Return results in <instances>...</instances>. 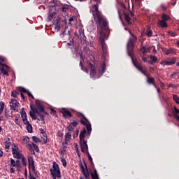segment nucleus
<instances>
[{
  "label": "nucleus",
  "instance_id": "nucleus-60",
  "mask_svg": "<svg viewBox=\"0 0 179 179\" xmlns=\"http://www.w3.org/2000/svg\"><path fill=\"white\" fill-rule=\"evenodd\" d=\"M28 149L30 152L33 150V146L31 145V144H28Z\"/></svg>",
  "mask_w": 179,
  "mask_h": 179
},
{
  "label": "nucleus",
  "instance_id": "nucleus-29",
  "mask_svg": "<svg viewBox=\"0 0 179 179\" xmlns=\"http://www.w3.org/2000/svg\"><path fill=\"white\" fill-rule=\"evenodd\" d=\"M146 36L148 37H152L153 36V31L150 29H147L146 30Z\"/></svg>",
  "mask_w": 179,
  "mask_h": 179
},
{
  "label": "nucleus",
  "instance_id": "nucleus-28",
  "mask_svg": "<svg viewBox=\"0 0 179 179\" xmlns=\"http://www.w3.org/2000/svg\"><path fill=\"white\" fill-rule=\"evenodd\" d=\"M159 24L162 27H164V28L167 27V22H166V21H164V20H159Z\"/></svg>",
  "mask_w": 179,
  "mask_h": 179
},
{
  "label": "nucleus",
  "instance_id": "nucleus-17",
  "mask_svg": "<svg viewBox=\"0 0 179 179\" xmlns=\"http://www.w3.org/2000/svg\"><path fill=\"white\" fill-rule=\"evenodd\" d=\"M124 17L127 22V24H132V22H131L132 19H131V17H129V13L124 12Z\"/></svg>",
  "mask_w": 179,
  "mask_h": 179
},
{
  "label": "nucleus",
  "instance_id": "nucleus-35",
  "mask_svg": "<svg viewBox=\"0 0 179 179\" xmlns=\"http://www.w3.org/2000/svg\"><path fill=\"white\" fill-rule=\"evenodd\" d=\"M32 146H33L35 152H40V149L38 148V146L37 145V144L32 143Z\"/></svg>",
  "mask_w": 179,
  "mask_h": 179
},
{
  "label": "nucleus",
  "instance_id": "nucleus-40",
  "mask_svg": "<svg viewBox=\"0 0 179 179\" xmlns=\"http://www.w3.org/2000/svg\"><path fill=\"white\" fill-rule=\"evenodd\" d=\"M32 171H33L34 174L35 175V177H36V178H38L40 177V173H38V171H36V168L32 169Z\"/></svg>",
  "mask_w": 179,
  "mask_h": 179
},
{
  "label": "nucleus",
  "instance_id": "nucleus-10",
  "mask_svg": "<svg viewBox=\"0 0 179 179\" xmlns=\"http://www.w3.org/2000/svg\"><path fill=\"white\" fill-rule=\"evenodd\" d=\"M177 62V57H173L172 59L168 58L166 60H162L160 62V65L163 66H170L174 65Z\"/></svg>",
  "mask_w": 179,
  "mask_h": 179
},
{
  "label": "nucleus",
  "instance_id": "nucleus-37",
  "mask_svg": "<svg viewBox=\"0 0 179 179\" xmlns=\"http://www.w3.org/2000/svg\"><path fill=\"white\" fill-rule=\"evenodd\" d=\"M87 140L80 141V146H87Z\"/></svg>",
  "mask_w": 179,
  "mask_h": 179
},
{
  "label": "nucleus",
  "instance_id": "nucleus-36",
  "mask_svg": "<svg viewBox=\"0 0 179 179\" xmlns=\"http://www.w3.org/2000/svg\"><path fill=\"white\" fill-rule=\"evenodd\" d=\"M173 99L176 102V104H179V97L176 94L173 95Z\"/></svg>",
  "mask_w": 179,
  "mask_h": 179
},
{
  "label": "nucleus",
  "instance_id": "nucleus-50",
  "mask_svg": "<svg viewBox=\"0 0 179 179\" xmlns=\"http://www.w3.org/2000/svg\"><path fill=\"white\" fill-rule=\"evenodd\" d=\"M66 129H68L69 132H72V131H73L74 127L73 126H71V124H69Z\"/></svg>",
  "mask_w": 179,
  "mask_h": 179
},
{
  "label": "nucleus",
  "instance_id": "nucleus-61",
  "mask_svg": "<svg viewBox=\"0 0 179 179\" xmlns=\"http://www.w3.org/2000/svg\"><path fill=\"white\" fill-rule=\"evenodd\" d=\"M55 30H57V31H59V30H61V26L56 25L55 26Z\"/></svg>",
  "mask_w": 179,
  "mask_h": 179
},
{
  "label": "nucleus",
  "instance_id": "nucleus-22",
  "mask_svg": "<svg viewBox=\"0 0 179 179\" xmlns=\"http://www.w3.org/2000/svg\"><path fill=\"white\" fill-rule=\"evenodd\" d=\"M90 176L92 179H99V174H97V171L96 169H94L93 172L90 173Z\"/></svg>",
  "mask_w": 179,
  "mask_h": 179
},
{
  "label": "nucleus",
  "instance_id": "nucleus-18",
  "mask_svg": "<svg viewBox=\"0 0 179 179\" xmlns=\"http://www.w3.org/2000/svg\"><path fill=\"white\" fill-rule=\"evenodd\" d=\"M72 138V133L71 131H68L65 135V144L68 145L69 143V141H71Z\"/></svg>",
  "mask_w": 179,
  "mask_h": 179
},
{
  "label": "nucleus",
  "instance_id": "nucleus-57",
  "mask_svg": "<svg viewBox=\"0 0 179 179\" xmlns=\"http://www.w3.org/2000/svg\"><path fill=\"white\" fill-rule=\"evenodd\" d=\"M50 114H52V115H55L57 114V110L54 109H51Z\"/></svg>",
  "mask_w": 179,
  "mask_h": 179
},
{
  "label": "nucleus",
  "instance_id": "nucleus-47",
  "mask_svg": "<svg viewBox=\"0 0 179 179\" xmlns=\"http://www.w3.org/2000/svg\"><path fill=\"white\" fill-rule=\"evenodd\" d=\"M32 140L35 143H38L40 142V138H37L36 136H33Z\"/></svg>",
  "mask_w": 179,
  "mask_h": 179
},
{
  "label": "nucleus",
  "instance_id": "nucleus-8",
  "mask_svg": "<svg viewBox=\"0 0 179 179\" xmlns=\"http://www.w3.org/2000/svg\"><path fill=\"white\" fill-rule=\"evenodd\" d=\"M51 175L57 176V178H61V170H59V165L54 162L52 169H50Z\"/></svg>",
  "mask_w": 179,
  "mask_h": 179
},
{
  "label": "nucleus",
  "instance_id": "nucleus-38",
  "mask_svg": "<svg viewBox=\"0 0 179 179\" xmlns=\"http://www.w3.org/2000/svg\"><path fill=\"white\" fill-rule=\"evenodd\" d=\"M174 52V50L173 48L166 49V55H169V54H173Z\"/></svg>",
  "mask_w": 179,
  "mask_h": 179
},
{
  "label": "nucleus",
  "instance_id": "nucleus-14",
  "mask_svg": "<svg viewBox=\"0 0 179 179\" xmlns=\"http://www.w3.org/2000/svg\"><path fill=\"white\" fill-rule=\"evenodd\" d=\"M143 43H141L140 51L142 52L143 55H146V54L150 51L151 48H146V46H143Z\"/></svg>",
  "mask_w": 179,
  "mask_h": 179
},
{
  "label": "nucleus",
  "instance_id": "nucleus-59",
  "mask_svg": "<svg viewBox=\"0 0 179 179\" xmlns=\"http://www.w3.org/2000/svg\"><path fill=\"white\" fill-rule=\"evenodd\" d=\"M24 141L27 143L30 142V138L28 136H26L24 138Z\"/></svg>",
  "mask_w": 179,
  "mask_h": 179
},
{
  "label": "nucleus",
  "instance_id": "nucleus-19",
  "mask_svg": "<svg viewBox=\"0 0 179 179\" xmlns=\"http://www.w3.org/2000/svg\"><path fill=\"white\" fill-rule=\"evenodd\" d=\"M147 78V83H148V85H155V78L153 77H150L149 75L147 74V76H145Z\"/></svg>",
  "mask_w": 179,
  "mask_h": 179
},
{
  "label": "nucleus",
  "instance_id": "nucleus-54",
  "mask_svg": "<svg viewBox=\"0 0 179 179\" xmlns=\"http://www.w3.org/2000/svg\"><path fill=\"white\" fill-rule=\"evenodd\" d=\"M23 121V124H24V125H29L30 124V122H29V120H27V118L26 119H22Z\"/></svg>",
  "mask_w": 179,
  "mask_h": 179
},
{
  "label": "nucleus",
  "instance_id": "nucleus-3",
  "mask_svg": "<svg viewBox=\"0 0 179 179\" xmlns=\"http://www.w3.org/2000/svg\"><path fill=\"white\" fill-rule=\"evenodd\" d=\"M94 2H96V3L93 4L90 10V13H92L93 16L94 21L96 23H106L107 19L103 15V13L99 10V6L100 3H101V0H94Z\"/></svg>",
  "mask_w": 179,
  "mask_h": 179
},
{
  "label": "nucleus",
  "instance_id": "nucleus-45",
  "mask_svg": "<svg viewBox=\"0 0 179 179\" xmlns=\"http://www.w3.org/2000/svg\"><path fill=\"white\" fill-rule=\"evenodd\" d=\"M22 162L23 166H27V159H26V157H22Z\"/></svg>",
  "mask_w": 179,
  "mask_h": 179
},
{
  "label": "nucleus",
  "instance_id": "nucleus-9",
  "mask_svg": "<svg viewBox=\"0 0 179 179\" xmlns=\"http://www.w3.org/2000/svg\"><path fill=\"white\" fill-rule=\"evenodd\" d=\"M55 6H57V3H54L53 6H49L48 22H51L54 17H55V15H57V10H55Z\"/></svg>",
  "mask_w": 179,
  "mask_h": 179
},
{
  "label": "nucleus",
  "instance_id": "nucleus-12",
  "mask_svg": "<svg viewBox=\"0 0 179 179\" xmlns=\"http://www.w3.org/2000/svg\"><path fill=\"white\" fill-rule=\"evenodd\" d=\"M61 114H62L64 118H72V113L65 108H62L60 110Z\"/></svg>",
  "mask_w": 179,
  "mask_h": 179
},
{
  "label": "nucleus",
  "instance_id": "nucleus-48",
  "mask_svg": "<svg viewBox=\"0 0 179 179\" xmlns=\"http://www.w3.org/2000/svg\"><path fill=\"white\" fill-rule=\"evenodd\" d=\"M86 134H83V133H80V136H79V138H80V141H83L85 140V136Z\"/></svg>",
  "mask_w": 179,
  "mask_h": 179
},
{
  "label": "nucleus",
  "instance_id": "nucleus-5",
  "mask_svg": "<svg viewBox=\"0 0 179 179\" xmlns=\"http://www.w3.org/2000/svg\"><path fill=\"white\" fill-rule=\"evenodd\" d=\"M30 107L32 112L30 111L29 115L32 118V120H37L38 121H40L41 120V121H44L45 116L43 114H45V115L48 114L47 113V112H45V109L44 108V106H42L38 109L37 108L33 107V105H30ZM42 113L43 114H41ZM36 114L39 115L40 119L37 118V116L36 115Z\"/></svg>",
  "mask_w": 179,
  "mask_h": 179
},
{
  "label": "nucleus",
  "instance_id": "nucleus-4",
  "mask_svg": "<svg viewBox=\"0 0 179 179\" xmlns=\"http://www.w3.org/2000/svg\"><path fill=\"white\" fill-rule=\"evenodd\" d=\"M89 66L90 68H91L90 76L94 79H96V78H97V79H99V78L104 74V72H106L105 62L102 64L101 67H97L96 66V65L92 63L89 64Z\"/></svg>",
  "mask_w": 179,
  "mask_h": 179
},
{
  "label": "nucleus",
  "instance_id": "nucleus-13",
  "mask_svg": "<svg viewBox=\"0 0 179 179\" xmlns=\"http://www.w3.org/2000/svg\"><path fill=\"white\" fill-rule=\"evenodd\" d=\"M80 124H82V125H84L85 127H86L87 134L88 135H90V132H92V125L90 124V123L89 122H85L83 120H80Z\"/></svg>",
  "mask_w": 179,
  "mask_h": 179
},
{
  "label": "nucleus",
  "instance_id": "nucleus-27",
  "mask_svg": "<svg viewBox=\"0 0 179 179\" xmlns=\"http://www.w3.org/2000/svg\"><path fill=\"white\" fill-rule=\"evenodd\" d=\"M13 157H15V159H22L24 156L20 154V152H15V154H13Z\"/></svg>",
  "mask_w": 179,
  "mask_h": 179
},
{
  "label": "nucleus",
  "instance_id": "nucleus-6",
  "mask_svg": "<svg viewBox=\"0 0 179 179\" xmlns=\"http://www.w3.org/2000/svg\"><path fill=\"white\" fill-rule=\"evenodd\" d=\"M30 107L32 112L30 111L29 115L32 118V120H37L38 121H40L41 120V121H44L45 116L43 114H45V115L48 114L47 113V112H45V109L44 108V106H42L38 109L37 108L33 107V105H30ZM42 113L43 114H41ZM36 114L39 115L40 119L37 118V116L36 115Z\"/></svg>",
  "mask_w": 179,
  "mask_h": 179
},
{
  "label": "nucleus",
  "instance_id": "nucleus-2",
  "mask_svg": "<svg viewBox=\"0 0 179 179\" xmlns=\"http://www.w3.org/2000/svg\"><path fill=\"white\" fill-rule=\"evenodd\" d=\"M96 25L99 29L100 37L99 42L101 45L103 53L106 55L108 52L107 45H106V38H107V33H108V21L105 20L104 22H95Z\"/></svg>",
  "mask_w": 179,
  "mask_h": 179
},
{
  "label": "nucleus",
  "instance_id": "nucleus-63",
  "mask_svg": "<svg viewBox=\"0 0 179 179\" xmlns=\"http://www.w3.org/2000/svg\"><path fill=\"white\" fill-rule=\"evenodd\" d=\"M66 10H68V7H65V6L62 7V12H66Z\"/></svg>",
  "mask_w": 179,
  "mask_h": 179
},
{
  "label": "nucleus",
  "instance_id": "nucleus-43",
  "mask_svg": "<svg viewBox=\"0 0 179 179\" xmlns=\"http://www.w3.org/2000/svg\"><path fill=\"white\" fill-rule=\"evenodd\" d=\"M61 162L64 167H66V160L64 157L60 158Z\"/></svg>",
  "mask_w": 179,
  "mask_h": 179
},
{
  "label": "nucleus",
  "instance_id": "nucleus-49",
  "mask_svg": "<svg viewBox=\"0 0 179 179\" xmlns=\"http://www.w3.org/2000/svg\"><path fill=\"white\" fill-rule=\"evenodd\" d=\"M29 169H32V170H34L36 169V166H34V162H31L29 164Z\"/></svg>",
  "mask_w": 179,
  "mask_h": 179
},
{
  "label": "nucleus",
  "instance_id": "nucleus-34",
  "mask_svg": "<svg viewBox=\"0 0 179 179\" xmlns=\"http://www.w3.org/2000/svg\"><path fill=\"white\" fill-rule=\"evenodd\" d=\"M162 20L164 22H167V20H170V17L166 14H163L162 16Z\"/></svg>",
  "mask_w": 179,
  "mask_h": 179
},
{
  "label": "nucleus",
  "instance_id": "nucleus-44",
  "mask_svg": "<svg viewBox=\"0 0 179 179\" xmlns=\"http://www.w3.org/2000/svg\"><path fill=\"white\" fill-rule=\"evenodd\" d=\"M80 66L81 69H83V63L82 62V61H83V56L82 55H80Z\"/></svg>",
  "mask_w": 179,
  "mask_h": 179
},
{
  "label": "nucleus",
  "instance_id": "nucleus-25",
  "mask_svg": "<svg viewBox=\"0 0 179 179\" xmlns=\"http://www.w3.org/2000/svg\"><path fill=\"white\" fill-rule=\"evenodd\" d=\"M78 117L79 118H81L80 120H84L83 121H85V122H89V120H87V118H86V117H85V115L83 114L82 113H78Z\"/></svg>",
  "mask_w": 179,
  "mask_h": 179
},
{
  "label": "nucleus",
  "instance_id": "nucleus-33",
  "mask_svg": "<svg viewBox=\"0 0 179 179\" xmlns=\"http://www.w3.org/2000/svg\"><path fill=\"white\" fill-rule=\"evenodd\" d=\"M27 130L29 134L33 132V126L31 124H27Z\"/></svg>",
  "mask_w": 179,
  "mask_h": 179
},
{
  "label": "nucleus",
  "instance_id": "nucleus-11",
  "mask_svg": "<svg viewBox=\"0 0 179 179\" xmlns=\"http://www.w3.org/2000/svg\"><path fill=\"white\" fill-rule=\"evenodd\" d=\"M9 69V66L3 64V63H1L0 62V71L2 73V75H4L6 76H9V73H8L7 69Z\"/></svg>",
  "mask_w": 179,
  "mask_h": 179
},
{
  "label": "nucleus",
  "instance_id": "nucleus-55",
  "mask_svg": "<svg viewBox=\"0 0 179 179\" xmlns=\"http://www.w3.org/2000/svg\"><path fill=\"white\" fill-rule=\"evenodd\" d=\"M141 57L142 58V60L144 62H148V57H145V55H141Z\"/></svg>",
  "mask_w": 179,
  "mask_h": 179
},
{
  "label": "nucleus",
  "instance_id": "nucleus-46",
  "mask_svg": "<svg viewBox=\"0 0 179 179\" xmlns=\"http://www.w3.org/2000/svg\"><path fill=\"white\" fill-rule=\"evenodd\" d=\"M21 117H22V120H25L26 118H27V114L26 113L25 111L22 112Z\"/></svg>",
  "mask_w": 179,
  "mask_h": 179
},
{
  "label": "nucleus",
  "instance_id": "nucleus-64",
  "mask_svg": "<svg viewBox=\"0 0 179 179\" xmlns=\"http://www.w3.org/2000/svg\"><path fill=\"white\" fill-rule=\"evenodd\" d=\"M68 45H73V39H72V41H71L69 43H67Z\"/></svg>",
  "mask_w": 179,
  "mask_h": 179
},
{
  "label": "nucleus",
  "instance_id": "nucleus-30",
  "mask_svg": "<svg viewBox=\"0 0 179 179\" xmlns=\"http://www.w3.org/2000/svg\"><path fill=\"white\" fill-rule=\"evenodd\" d=\"M14 147L12 148V153L13 155H15V153H17V152H19V148H17V146H16V144H13Z\"/></svg>",
  "mask_w": 179,
  "mask_h": 179
},
{
  "label": "nucleus",
  "instance_id": "nucleus-51",
  "mask_svg": "<svg viewBox=\"0 0 179 179\" xmlns=\"http://www.w3.org/2000/svg\"><path fill=\"white\" fill-rule=\"evenodd\" d=\"M10 164L13 167H16V162L13 159H10Z\"/></svg>",
  "mask_w": 179,
  "mask_h": 179
},
{
  "label": "nucleus",
  "instance_id": "nucleus-41",
  "mask_svg": "<svg viewBox=\"0 0 179 179\" xmlns=\"http://www.w3.org/2000/svg\"><path fill=\"white\" fill-rule=\"evenodd\" d=\"M70 125L75 128L76 127H78V125H79V122L78 121H73V122L70 123Z\"/></svg>",
  "mask_w": 179,
  "mask_h": 179
},
{
  "label": "nucleus",
  "instance_id": "nucleus-24",
  "mask_svg": "<svg viewBox=\"0 0 179 179\" xmlns=\"http://www.w3.org/2000/svg\"><path fill=\"white\" fill-rule=\"evenodd\" d=\"M81 152L83 153H87L89 152V146L87 145V146L85 145H80Z\"/></svg>",
  "mask_w": 179,
  "mask_h": 179
},
{
  "label": "nucleus",
  "instance_id": "nucleus-32",
  "mask_svg": "<svg viewBox=\"0 0 179 179\" xmlns=\"http://www.w3.org/2000/svg\"><path fill=\"white\" fill-rule=\"evenodd\" d=\"M17 89L18 92L21 93H27L28 92L27 90H26L24 87H18Z\"/></svg>",
  "mask_w": 179,
  "mask_h": 179
},
{
  "label": "nucleus",
  "instance_id": "nucleus-52",
  "mask_svg": "<svg viewBox=\"0 0 179 179\" xmlns=\"http://www.w3.org/2000/svg\"><path fill=\"white\" fill-rule=\"evenodd\" d=\"M20 166H21L20 161L19 160L15 161V167H17V169H20Z\"/></svg>",
  "mask_w": 179,
  "mask_h": 179
},
{
  "label": "nucleus",
  "instance_id": "nucleus-16",
  "mask_svg": "<svg viewBox=\"0 0 179 179\" xmlns=\"http://www.w3.org/2000/svg\"><path fill=\"white\" fill-rule=\"evenodd\" d=\"M41 136L43 139V142L45 145H46L47 142H48V138L47 137V134H45V131H44V130L41 129Z\"/></svg>",
  "mask_w": 179,
  "mask_h": 179
},
{
  "label": "nucleus",
  "instance_id": "nucleus-15",
  "mask_svg": "<svg viewBox=\"0 0 179 179\" xmlns=\"http://www.w3.org/2000/svg\"><path fill=\"white\" fill-rule=\"evenodd\" d=\"M10 107L14 110V111H17L18 108H19V103L16 100H12L10 102Z\"/></svg>",
  "mask_w": 179,
  "mask_h": 179
},
{
  "label": "nucleus",
  "instance_id": "nucleus-53",
  "mask_svg": "<svg viewBox=\"0 0 179 179\" xmlns=\"http://www.w3.org/2000/svg\"><path fill=\"white\" fill-rule=\"evenodd\" d=\"M34 159H33V157H31V156L28 157V163H29V164L30 163H34Z\"/></svg>",
  "mask_w": 179,
  "mask_h": 179
},
{
  "label": "nucleus",
  "instance_id": "nucleus-23",
  "mask_svg": "<svg viewBox=\"0 0 179 179\" xmlns=\"http://www.w3.org/2000/svg\"><path fill=\"white\" fill-rule=\"evenodd\" d=\"M9 148H10V138H8V141L5 142L6 151L9 152Z\"/></svg>",
  "mask_w": 179,
  "mask_h": 179
},
{
  "label": "nucleus",
  "instance_id": "nucleus-20",
  "mask_svg": "<svg viewBox=\"0 0 179 179\" xmlns=\"http://www.w3.org/2000/svg\"><path fill=\"white\" fill-rule=\"evenodd\" d=\"M150 58L151 61H149L148 62L150 64V65H153V64H156V62H157V57L151 55Z\"/></svg>",
  "mask_w": 179,
  "mask_h": 179
},
{
  "label": "nucleus",
  "instance_id": "nucleus-1",
  "mask_svg": "<svg viewBox=\"0 0 179 179\" xmlns=\"http://www.w3.org/2000/svg\"><path fill=\"white\" fill-rule=\"evenodd\" d=\"M129 34L131 36V38H129L128 42H127V54L129 57L131 58L133 64L134 66L143 73L144 76H148V70L146 69H143V67L138 62V60L134 58V48H135V43L138 41V37L135 36V34H132L131 31V29H127Z\"/></svg>",
  "mask_w": 179,
  "mask_h": 179
},
{
  "label": "nucleus",
  "instance_id": "nucleus-56",
  "mask_svg": "<svg viewBox=\"0 0 179 179\" xmlns=\"http://www.w3.org/2000/svg\"><path fill=\"white\" fill-rule=\"evenodd\" d=\"M87 156L90 162H92L93 160V158H92V155H90V153L89 152H87Z\"/></svg>",
  "mask_w": 179,
  "mask_h": 179
},
{
  "label": "nucleus",
  "instance_id": "nucleus-58",
  "mask_svg": "<svg viewBox=\"0 0 179 179\" xmlns=\"http://www.w3.org/2000/svg\"><path fill=\"white\" fill-rule=\"evenodd\" d=\"M75 149H76V153H79V148H78L77 143H75Z\"/></svg>",
  "mask_w": 179,
  "mask_h": 179
},
{
  "label": "nucleus",
  "instance_id": "nucleus-26",
  "mask_svg": "<svg viewBox=\"0 0 179 179\" xmlns=\"http://www.w3.org/2000/svg\"><path fill=\"white\" fill-rule=\"evenodd\" d=\"M20 95V93L17 91L11 92V97H14V99H17V96Z\"/></svg>",
  "mask_w": 179,
  "mask_h": 179
},
{
  "label": "nucleus",
  "instance_id": "nucleus-7",
  "mask_svg": "<svg viewBox=\"0 0 179 179\" xmlns=\"http://www.w3.org/2000/svg\"><path fill=\"white\" fill-rule=\"evenodd\" d=\"M84 164L85 166H85H83V164H82V162H80L79 164V167L81 170L82 173L83 174V176H80V179H88L89 177H90V173H89V169H87V165L86 164V162L84 161Z\"/></svg>",
  "mask_w": 179,
  "mask_h": 179
},
{
  "label": "nucleus",
  "instance_id": "nucleus-42",
  "mask_svg": "<svg viewBox=\"0 0 179 179\" xmlns=\"http://www.w3.org/2000/svg\"><path fill=\"white\" fill-rule=\"evenodd\" d=\"M79 33H80V40H86L85 39L86 38V36H85V33H83L82 31H80Z\"/></svg>",
  "mask_w": 179,
  "mask_h": 179
},
{
  "label": "nucleus",
  "instance_id": "nucleus-39",
  "mask_svg": "<svg viewBox=\"0 0 179 179\" xmlns=\"http://www.w3.org/2000/svg\"><path fill=\"white\" fill-rule=\"evenodd\" d=\"M36 108H37V109H38L41 106H43V105H41V103H40V100H38V99L36 100Z\"/></svg>",
  "mask_w": 179,
  "mask_h": 179
},
{
  "label": "nucleus",
  "instance_id": "nucleus-21",
  "mask_svg": "<svg viewBox=\"0 0 179 179\" xmlns=\"http://www.w3.org/2000/svg\"><path fill=\"white\" fill-rule=\"evenodd\" d=\"M173 110H174L173 115H174L175 118H176V120L178 121H179V115H178V114H179V109H178L176 106H174L173 107Z\"/></svg>",
  "mask_w": 179,
  "mask_h": 179
},
{
  "label": "nucleus",
  "instance_id": "nucleus-62",
  "mask_svg": "<svg viewBox=\"0 0 179 179\" xmlns=\"http://www.w3.org/2000/svg\"><path fill=\"white\" fill-rule=\"evenodd\" d=\"M15 122L17 125H20V121H19V119L16 118Z\"/></svg>",
  "mask_w": 179,
  "mask_h": 179
},
{
  "label": "nucleus",
  "instance_id": "nucleus-31",
  "mask_svg": "<svg viewBox=\"0 0 179 179\" xmlns=\"http://www.w3.org/2000/svg\"><path fill=\"white\" fill-rule=\"evenodd\" d=\"M3 108H5V103L3 101H0V115L3 113Z\"/></svg>",
  "mask_w": 179,
  "mask_h": 179
}]
</instances>
